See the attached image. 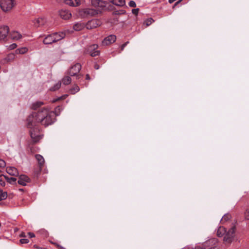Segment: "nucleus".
Segmentation results:
<instances>
[{
	"instance_id": "nucleus-41",
	"label": "nucleus",
	"mask_w": 249,
	"mask_h": 249,
	"mask_svg": "<svg viewBox=\"0 0 249 249\" xmlns=\"http://www.w3.org/2000/svg\"><path fill=\"white\" fill-rule=\"evenodd\" d=\"M17 45L15 43H13L9 46V49L11 50H13L15 49L17 47Z\"/></svg>"
},
{
	"instance_id": "nucleus-15",
	"label": "nucleus",
	"mask_w": 249,
	"mask_h": 249,
	"mask_svg": "<svg viewBox=\"0 0 249 249\" xmlns=\"http://www.w3.org/2000/svg\"><path fill=\"white\" fill-rule=\"evenodd\" d=\"M91 3L95 7L102 8L106 6L105 2L100 0H91Z\"/></svg>"
},
{
	"instance_id": "nucleus-34",
	"label": "nucleus",
	"mask_w": 249,
	"mask_h": 249,
	"mask_svg": "<svg viewBox=\"0 0 249 249\" xmlns=\"http://www.w3.org/2000/svg\"><path fill=\"white\" fill-rule=\"evenodd\" d=\"M231 216L230 215L225 214L222 217V218L221 219V221H227V220L230 219L231 218Z\"/></svg>"
},
{
	"instance_id": "nucleus-2",
	"label": "nucleus",
	"mask_w": 249,
	"mask_h": 249,
	"mask_svg": "<svg viewBox=\"0 0 249 249\" xmlns=\"http://www.w3.org/2000/svg\"><path fill=\"white\" fill-rule=\"evenodd\" d=\"M16 5L15 0H1V11L4 13L11 12Z\"/></svg>"
},
{
	"instance_id": "nucleus-42",
	"label": "nucleus",
	"mask_w": 249,
	"mask_h": 249,
	"mask_svg": "<svg viewBox=\"0 0 249 249\" xmlns=\"http://www.w3.org/2000/svg\"><path fill=\"white\" fill-rule=\"evenodd\" d=\"M129 43L128 41L126 42L125 43H124L122 46H121V51L124 50V47L127 45V44Z\"/></svg>"
},
{
	"instance_id": "nucleus-11",
	"label": "nucleus",
	"mask_w": 249,
	"mask_h": 249,
	"mask_svg": "<svg viewBox=\"0 0 249 249\" xmlns=\"http://www.w3.org/2000/svg\"><path fill=\"white\" fill-rule=\"evenodd\" d=\"M59 16L62 19L67 20L71 18V14L67 10H61L59 11Z\"/></svg>"
},
{
	"instance_id": "nucleus-49",
	"label": "nucleus",
	"mask_w": 249,
	"mask_h": 249,
	"mask_svg": "<svg viewBox=\"0 0 249 249\" xmlns=\"http://www.w3.org/2000/svg\"><path fill=\"white\" fill-rule=\"evenodd\" d=\"M20 237H26L25 233L24 232H22V233L20 234Z\"/></svg>"
},
{
	"instance_id": "nucleus-37",
	"label": "nucleus",
	"mask_w": 249,
	"mask_h": 249,
	"mask_svg": "<svg viewBox=\"0 0 249 249\" xmlns=\"http://www.w3.org/2000/svg\"><path fill=\"white\" fill-rule=\"evenodd\" d=\"M128 5L131 7H136V4L135 2L133 0H131L129 1Z\"/></svg>"
},
{
	"instance_id": "nucleus-6",
	"label": "nucleus",
	"mask_w": 249,
	"mask_h": 249,
	"mask_svg": "<svg viewBox=\"0 0 249 249\" xmlns=\"http://www.w3.org/2000/svg\"><path fill=\"white\" fill-rule=\"evenodd\" d=\"M102 24V22L100 20L92 19L86 23V28L89 30L92 29L100 26Z\"/></svg>"
},
{
	"instance_id": "nucleus-46",
	"label": "nucleus",
	"mask_w": 249,
	"mask_h": 249,
	"mask_svg": "<svg viewBox=\"0 0 249 249\" xmlns=\"http://www.w3.org/2000/svg\"><path fill=\"white\" fill-rule=\"evenodd\" d=\"M94 68L96 69V70H98L100 68V66L98 64H95L94 65Z\"/></svg>"
},
{
	"instance_id": "nucleus-52",
	"label": "nucleus",
	"mask_w": 249,
	"mask_h": 249,
	"mask_svg": "<svg viewBox=\"0 0 249 249\" xmlns=\"http://www.w3.org/2000/svg\"><path fill=\"white\" fill-rule=\"evenodd\" d=\"M62 98H63V96H62V97H61L60 98H58V99H57L56 101H57V100H60V99H62Z\"/></svg>"
},
{
	"instance_id": "nucleus-24",
	"label": "nucleus",
	"mask_w": 249,
	"mask_h": 249,
	"mask_svg": "<svg viewBox=\"0 0 249 249\" xmlns=\"http://www.w3.org/2000/svg\"><path fill=\"white\" fill-rule=\"evenodd\" d=\"M109 1L117 6H123L125 5L124 0H109Z\"/></svg>"
},
{
	"instance_id": "nucleus-20",
	"label": "nucleus",
	"mask_w": 249,
	"mask_h": 249,
	"mask_svg": "<svg viewBox=\"0 0 249 249\" xmlns=\"http://www.w3.org/2000/svg\"><path fill=\"white\" fill-rule=\"evenodd\" d=\"M6 171L8 174L12 176H18V171L17 168L14 167H8L6 168Z\"/></svg>"
},
{
	"instance_id": "nucleus-32",
	"label": "nucleus",
	"mask_w": 249,
	"mask_h": 249,
	"mask_svg": "<svg viewBox=\"0 0 249 249\" xmlns=\"http://www.w3.org/2000/svg\"><path fill=\"white\" fill-rule=\"evenodd\" d=\"M61 83L60 81H59L55 85H54L53 87H52L50 89V90L51 91H55V90L59 89V88L61 87Z\"/></svg>"
},
{
	"instance_id": "nucleus-51",
	"label": "nucleus",
	"mask_w": 249,
	"mask_h": 249,
	"mask_svg": "<svg viewBox=\"0 0 249 249\" xmlns=\"http://www.w3.org/2000/svg\"><path fill=\"white\" fill-rule=\"evenodd\" d=\"M34 248H36V249H40L39 248H38L37 246H36V245H34Z\"/></svg>"
},
{
	"instance_id": "nucleus-44",
	"label": "nucleus",
	"mask_w": 249,
	"mask_h": 249,
	"mask_svg": "<svg viewBox=\"0 0 249 249\" xmlns=\"http://www.w3.org/2000/svg\"><path fill=\"white\" fill-rule=\"evenodd\" d=\"M0 184L2 186H4L5 185V181L2 178L0 179Z\"/></svg>"
},
{
	"instance_id": "nucleus-40",
	"label": "nucleus",
	"mask_w": 249,
	"mask_h": 249,
	"mask_svg": "<svg viewBox=\"0 0 249 249\" xmlns=\"http://www.w3.org/2000/svg\"><path fill=\"white\" fill-rule=\"evenodd\" d=\"M14 54L13 53H11V54H9L8 55L6 59H8V60H12V59H14Z\"/></svg>"
},
{
	"instance_id": "nucleus-25",
	"label": "nucleus",
	"mask_w": 249,
	"mask_h": 249,
	"mask_svg": "<svg viewBox=\"0 0 249 249\" xmlns=\"http://www.w3.org/2000/svg\"><path fill=\"white\" fill-rule=\"evenodd\" d=\"M65 52L63 51V49L61 47H59L56 49L54 52V55L56 57H60L62 54H64Z\"/></svg>"
},
{
	"instance_id": "nucleus-14",
	"label": "nucleus",
	"mask_w": 249,
	"mask_h": 249,
	"mask_svg": "<svg viewBox=\"0 0 249 249\" xmlns=\"http://www.w3.org/2000/svg\"><path fill=\"white\" fill-rule=\"evenodd\" d=\"M86 27V24L82 22H75L73 26V29L76 31H80Z\"/></svg>"
},
{
	"instance_id": "nucleus-53",
	"label": "nucleus",
	"mask_w": 249,
	"mask_h": 249,
	"mask_svg": "<svg viewBox=\"0 0 249 249\" xmlns=\"http://www.w3.org/2000/svg\"><path fill=\"white\" fill-rule=\"evenodd\" d=\"M57 108H58V109H59V107H56L55 110H56Z\"/></svg>"
},
{
	"instance_id": "nucleus-35",
	"label": "nucleus",
	"mask_w": 249,
	"mask_h": 249,
	"mask_svg": "<svg viewBox=\"0 0 249 249\" xmlns=\"http://www.w3.org/2000/svg\"><path fill=\"white\" fill-rule=\"evenodd\" d=\"M245 218L247 220H249V210H246L244 213Z\"/></svg>"
},
{
	"instance_id": "nucleus-45",
	"label": "nucleus",
	"mask_w": 249,
	"mask_h": 249,
	"mask_svg": "<svg viewBox=\"0 0 249 249\" xmlns=\"http://www.w3.org/2000/svg\"><path fill=\"white\" fill-rule=\"evenodd\" d=\"M28 234L31 238L34 237L35 236V234L33 232H28Z\"/></svg>"
},
{
	"instance_id": "nucleus-17",
	"label": "nucleus",
	"mask_w": 249,
	"mask_h": 249,
	"mask_svg": "<svg viewBox=\"0 0 249 249\" xmlns=\"http://www.w3.org/2000/svg\"><path fill=\"white\" fill-rule=\"evenodd\" d=\"M54 42L58 41L64 38L65 34L64 33H54L52 34Z\"/></svg>"
},
{
	"instance_id": "nucleus-38",
	"label": "nucleus",
	"mask_w": 249,
	"mask_h": 249,
	"mask_svg": "<svg viewBox=\"0 0 249 249\" xmlns=\"http://www.w3.org/2000/svg\"><path fill=\"white\" fill-rule=\"evenodd\" d=\"M195 249H206V248L204 246V245L203 244L196 246Z\"/></svg>"
},
{
	"instance_id": "nucleus-47",
	"label": "nucleus",
	"mask_w": 249,
	"mask_h": 249,
	"mask_svg": "<svg viewBox=\"0 0 249 249\" xmlns=\"http://www.w3.org/2000/svg\"><path fill=\"white\" fill-rule=\"evenodd\" d=\"M182 0H178V1H177V2L175 3V4H174V6H173V8H174V7H175L176 5H177L178 3H180Z\"/></svg>"
},
{
	"instance_id": "nucleus-9",
	"label": "nucleus",
	"mask_w": 249,
	"mask_h": 249,
	"mask_svg": "<svg viewBox=\"0 0 249 249\" xmlns=\"http://www.w3.org/2000/svg\"><path fill=\"white\" fill-rule=\"evenodd\" d=\"M9 32V27L7 25L0 26V40H4Z\"/></svg>"
},
{
	"instance_id": "nucleus-50",
	"label": "nucleus",
	"mask_w": 249,
	"mask_h": 249,
	"mask_svg": "<svg viewBox=\"0 0 249 249\" xmlns=\"http://www.w3.org/2000/svg\"><path fill=\"white\" fill-rule=\"evenodd\" d=\"M56 246H57V248H59V249H64L63 247L61 246L60 245H59L58 244H55Z\"/></svg>"
},
{
	"instance_id": "nucleus-28",
	"label": "nucleus",
	"mask_w": 249,
	"mask_h": 249,
	"mask_svg": "<svg viewBox=\"0 0 249 249\" xmlns=\"http://www.w3.org/2000/svg\"><path fill=\"white\" fill-rule=\"evenodd\" d=\"M79 90H80L79 87L77 85H75L73 86V87L72 88H71L70 89V92L72 94H74L77 93V92H78L79 91Z\"/></svg>"
},
{
	"instance_id": "nucleus-26",
	"label": "nucleus",
	"mask_w": 249,
	"mask_h": 249,
	"mask_svg": "<svg viewBox=\"0 0 249 249\" xmlns=\"http://www.w3.org/2000/svg\"><path fill=\"white\" fill-rule=\"evenodd\" d=\"M71 82V79L69 76H65L62 79V82L64 85H68Z\"/></svg>"
},
{
	"instance_id": "nucleus-13",
	"label": "nucleus",
	"mask_w": 249,
	"mask_h": 249,
	"mask_svg": "<svg viewBox=\"0 0 249 249\" xmlns=\"http://www.w3.org/2000/svg\"><path fill=\"white\" fill-rule=\"evenodd\" d=\"M30 179L26 175H22L20 176L18 182V184L22 185L25 186L27 182H29Z\"/></svg>"
},
{
	"instance_id": "nucleus-31",
	"label": "nucleus",
	"mask_w": 249,
	"mask_h": 249,
	"mask_svg": "<svg viewBox=\"0 0 249 249\" xmlns=\"http://www.w3.org/2000/svg\"><path fill=\"white\" fill-rule=\"evenodd\" d=\"M7 197V194L6 192H3L0 190V201L5 199Z\"/></svg>"
},
{
	"instance_id": "nucleus-5",
	"label": "nucleus",
	"mask_w": 249,
	"mask_h": 249,
	"mask_svg": "<svg viewBox=\"0 0 249 249\" xmlns=\"http://www.w3.org/2000/svg\"><path fill=\"white\" fill-rule=\"evenodd\" d=\"M31 137L34 142H38L42 139V135L39 132V130L36 128L31 129L30 131Z\"/></svg>"
},
{
	"instance_id": "nucleus-29",
	"label": "nucleus",
	"mask_w": 249,
	"mask_h": 249,
	"mask_svg": "<svg viewBox=\"0 0 249 249\" xmlns=\"http://www.w3.org/2000/svg\"><path fill=\"white\" fill-rule=\"evenodd\" d=\"M4 179L7 180V181L11 184L15 183L17 180V179L15 178L11 177L9 178L6 176H3Z\"/></svg>"
},
{
	"instance_id": "nucleus-36",
	"label": "nucleus",
	"mask_w": 249,
	"mask_h": 249,
	"mask_svg": "<svg viewBox=\"0 0 249 249\" xmlns=\"http://www.w3.org/2000/svg\"><path fill=\"white\" fill-rule=\"evenodd\" d=\"M6 166V163L2 159H0V168H4Z\"/></svg>"
},
{
	"instance_id": "nucleus-30",
	"label": "nucleus",
	"mask_w": 249,
	"mask_h": 249,
	"mask_svg": "<svg viewBox=\"0 0 249 249\" xmlns=\"http://www.w3.org/2000/svg\"><path fill=\"white\" fill-rule=\"evenodd\" d=\"M43 105V103L41 101H37L34 103L32 105V108L34 109H36L38 107Z\"/></svg>"
},
{
	"instance_id": "nucleus-22",
	"label": "nucleus",
	"mask_w": 249,
	"mask_h": 249,
	"mask_svg": "<svg viewBox=\"0 0 249 249\" xmlns=\"http://www.w3.org/2000/svg\"><path fill=\"white\" fill-rule=\"evenodd\" d=\"M45 22V20L43 18H38L34 20V25L36 27H39L44 25Z\"/></svg>"
},
{
	"instance_id": "nucleus-8",
	"label": "nucleus",
	"mask_w": 249,
	"mask_h": 249,
	"mask_svg": "<svg viewBox=\"0 0 249 249\" xmlns=\"http://www.w3.org/2000/svg\"><path fill=\"white\" fill-rule=\"evenodd\" d=\"M234 230L233 228L230 229L228 231H226V233L224 236V241L228 244L231 243L233 237Z\"/></svg>"
},
{
	"instance_id": "nucleus-39",
	"label": "nucleus",
	"mask_w": 249,
	"mask_h": 249,
	"mask_svg": "<svg viewBox=\"0 0 249 249\" xmlns=\"http://www.w3.org/2000/svg\"><path fill=\"white\" fill-rule=\"evenodd\" d=\"M20 242L21 244H26L29 242V240L27 239L23 238L20 240Z\"/></svg>"
},
{
	"instance_id": "nucleus-21",
	"label": "nucleus",
	"mask_w": 249,
	"mask_h": 249,
	"mask_svg": "<svg viewBox=\"0 0 249 249\" xmlns=\"http://www.w3.org/2000/svg\"><path fill=\"white\" fill-rule=\"evenodd\" d=\"M10 36H11V38L13 39V40H19L20 39H21L22 37L21 34H20L19 32H17V31H12L11 33H10Z\"/></svg>"
},
{
	"instance_id": "nucleus-48",
	"label": "nucleus",
	"mask_w": 249,
	"mask_h": 249,
	"mask_svg": "<svg viewBox=\"0 0 249 249\" xmlns=\"http://www.w3.org/2000/svg\"><path fill=\"white\" fill-rule=\"evenodd\" d=\"M86 80H89L90 79V77H89V74H87L86 75Z\"/></svg>"
},
{
	"instance_id": "nucleus-12",
	"label": "nucleus",
	"mask_w": 249,
	"mask_h": 249,
	"mask_svg": "<svg viewBox=\"0 0 249 249\" xmlns=\"http://www.w3.org/2000/svg\"><path fill=\"white\" fill-rule=\"evenodd\" d=\"M116 40V36L115 35H111L110 36H108L107 37H106L103 41V43L105 45H108L111 43H112L114 42Z\"/></svg>"
},
{
	"instance_id": "nucleus-4",
	"label": "nucleus",
	"mask_w": 249,
	"mask_h": 249,
	"mask_svg": "<svg viewBox=\"0 0 249 249\" xmlns=\"http://www.w3.org/2000/svg\"><path fill=\"white\" fill-rule=\"evenodd\" d=\"M98 47V46L97 44L91 45L88 47L86 53L92 57L98 56L100 54V51L97 50Z\"/></svg>"
},
{
	"instance_id": "nucleus-23",
	"label": "nucleus",
	"mask_w": 249,
	"mask_h": 249,
	"mask_svg": "<svg viewBox=\"0 0 249 249\" xmlns=\"http://www.w3.org/2000/svg\"><path fill=\"white\" fill-rule=\"evenodd\" d=\"M226 229L223 227H220L217 231V235L219 237H222L224 236L226 233Z\"/></svg>"
},
{
	"instance_id": "nucleus-1",
	"label": "nucleus",
	"mask_w": 249,
	"mask_h": 249,
	"mask_svg": "<svg viewBox=\"0 0 249 249\" xmlns=\"http://www.w3.org/2000/svg\"><path fill=\"white\" fill-rule=\"evenodd\" d=\"M54 112L47 108H43L36 113L29 115L27 118V126L29 128L36 125V123L47 126L52 124L55 121Z\"/></svg>"
},
{
	"instance_id": "nucleus-19",
	"label": "nucleus",
	"mask_w": 249,
	"mask_h": 249,
	"mask_svg": "<svg viewBox=\"0 0 249 249\" xmlns=\"http://www.w3.org/2000/svg\"><path fill=\"white\" fill-rule=\"evenodd\" d=\"M35 157L38 162L40 170H41L45 162L44 159L43 157L39 154L36 155Z\"/></svg>"
},
{
	"instance_id": "nucleus-18",
	"label": "nucleus",
	"mask_w": 249,
	"mask_h": 249,
	"mask_svg": "<svg viewBox=\"0 0 249 249\" xmlns=\"http://www.w3.org/2000/svg\"><path fill=\"white\" fill-rule=\"evenodd\" d=\"M54 42V41L52 34L47 35L43 40V43L46 45L51 44Z\"/></svg>"
},
{
	"instance_id": "nucleus-16",
	"label": "nucleus",
	"mask_w": 249,
	"mask_h": 249,
	"mask_svg": "<svg viewBox=\"0 0 249 249\" xmlns=\"http://www.w3.org/2000/svg\"><path fill=\"white\" fill-rule=\"evenodd\" d=\"M65 3L71 6H78L81 4L80 0H65Z\"/></svg>"
},
{
	"instance_id": "nucleus-7",
	"label": "nucleus",
	"mask_w": 249,
	"mask_h": 249,
	"mask_svg": "<svg viewBox=\"0 0 249 249\" xmlns=\"http://www.w3.org/2000/svg\"><path fill=\"white\" fill-rule=\"evenodd\" d=\"M81 69V65L79 63H76L69 70L68 74L71 76L77 75Z\"/></svg>"
},
{
	"instance_id": "nucleus-43",
	"label": "nucleus",
	"mask_w": 249,
	"mask_h": 249,
	"mask_svg": "<svg viewBox=\"0 0 249 249\" xmlns=\"http://www.w3.org/2000/svg\"><path fill=\"white\" fill-rule=\"evenodd\" d=\"M138 12H139V9L138 8H137V9H134L132 10V12L133 14L137 15L138 13Z\"/></svg>"
},
{
	"instance_id": "nucleus-27",
	"label": "nucleus",
	"mask_w": 249,
	"mask_h": 249,
	"mask_svg": "<svg viewBox=\"0 0 249 249\" xmlns=\"http://www.w3.org/2000/svg\"><path fill=\"white\" fill-rule=\"evenodd\" d=\"M28 48L26 47H22L20 48L17 49L16 51V53L17 54H24L28 52Z\"/></svg>"
},
{
	"instance_id": "nucleus-33",
	"label": "nucleus",
	"mask_w": 249,
	"mask_h": 249,
	"mask_svg": "<svg viewBox=\"0 0 249 249\" xmlns=\"http://www.w3.org/2000/svg\"><path fill=\"white\" fill-rule=\"evenodd\" d=\"M154 20L152 18H149L144 21V24L146 25V26H148L151 25L153 22Z\"/></svg>"
},
{
	"instance_id": "nucleus-3",
	"label": "nucleus",
	"mask_w": 249,
	"mask_h": 249,
	"mask_svg": "<svg viewBox=\"0 0 249 249\" xmlns=\"http://www.w3.org/2000/svg\"><path fill=\"white\" fill-rule=\"evenodd\" d=\"M98 12L97 10L90 9V8H85L82 9L79 11V14L82 17H86L88 16H94L98 14Z\"/></svg>"
},
{
	"instance_id": "nucleus-10",
	"label": "nucleus",
	"mask_w": 249,
	"mask_h": 249,
	"mask_svg": "<svg viewBox=\"0 0 249 249\" xmlns=\"http://www.w3.org/2000/svg\"><path fill=\"white\" fill-rule=\"evenodd\" d=\"M217 244V240L216 239H211L204 244V246L206 249H215L216 245Z\"/></svg>"
}]
</instances>
